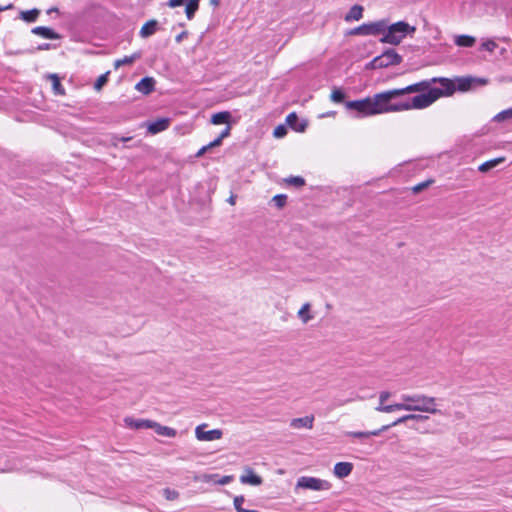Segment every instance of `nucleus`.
<instances>
[{
    "mask_svg": "<svg viewBox=\"0 0 512 512\" xmlns=\"http://www.w3.org/2000/svg\"><path fill=\"white\" fill-rule=\"evenodd\" d=\"M240 482L242 484L259 486L262 484V478L260 476L256 475L251 468H246L245 474L240 476Z\"/></svg>",
    "mask_w": 512,
    "mask_h": 512,
    "instance_id": "obj_12",
    "label": "nucleus"
},
{
    "mask_svg": "<svg viewBox=\"0 0 512 512\" xmlns=\"http://www.w3.org/2000/svg\"><path fill=\"white\" fill-rule=\"evenodd\" d=\"M497 43L492 39H487L482 42L481 49L493 52L497 48Z\"/></svg>",
    "mask_w": 512,
    "mask_h": 512,
    "instance_id": "obj_32",
    "label": "nucleus"
},
{
    "mask_svg": "<svg viewBox=\"0 0 512 512\" xmlns=\"http://www.w3.org/2000/svg\"><path fill=\"white\" fill-rule=\"evenodd\" d=\"M440 87H430L428 81H421L404 88L378 93L381 114L401 112L412 109H424L440 97L454 93V83L446 78L439 80Z\"/></svg>",
    "mask_w": 512,
    "mask_h": 512,
    "instance_id": "obj_1",
    "label": "nucleus"
},
{
    "mask_svg": "<svg viewBox=\"0 0 512 512\" xmlns=\"http://www.w3.org/2000/svg\"><path fill=\"white\" fill-rule=\"evenodd\" d=\"M231 118V114L228 111L218 112L212 115L211 123L214 125H220L228 123Z\"/></svg>",
    "mask_w": 512,
    "mask_h": 512,
    "instance_id": "obj_24",
    "label": "nucleus"
},
{
    "mask_svg": "<svg viewBox=\"0 0 512 512\" xmlns=\"http://www.w3.org/2000/svg\"><path fill=\"white\" fill-rule=\"evenodd\" d=\"M287 196L283 194L275 195L272 198V202L277 206L278 208H282L286 204Z\"/></svg>",
    "mask_w": 512,
    "mask_h": 512,
    "instance_id": "obj_34",
    "label": "nucleus"
},
{
    "mask_svg": "<svg viewBox=\"0 0 512 512\" xmlns=\"http://www.w3.org/2000/svg\"><path fill=\"white\" fill-rule=\"evenodd\" d=\"M344 98H345V94L341 89L334 88L332 90V93L330 95L331 101H333L334 103H341V102H343Z\"/></svg>",
    "mask_w": 512,
    "mask_h": 512,
    "instance_id": "obj_30",
    "label": "nucleus"
},
{
    "mask_svg": "<svg viewBox=\"0 0 512 512\" xmlns=\"http://www.w3.org/2000/svg\"><path fill=\"white\" fill-rule=\"evenodd\" d=\"M454 42L459 47H472L475 44L476 39L470 35H458L455 37Z\"/></svg>",
    "mask_w": 512,
    "mask_h": 512,
    "instance_id": "obj_20",
    "label": "nucleus"
},
{
    "mask_svg": "<svg viewBox=\"0 0 512 512\" xmlns=\"http://www.w3.org/2000/svg\"><path fill=\"white\" fill-rule=\"evenodd\" d=\"M273 135L276 137V138H282L286 135V128L283 126V125H279L277 126L274 131H273Z\"/></svg>",
    "mask_w": 512,
    "mask_h": 512,
    "instance_id": "obj_38",
    "label": "nucleus"
},
{
    "mask_svg": "<svg viewBox=\"0 0 512 512\" xmlns=\"http://www.w3.org/2000/svg\"><path fill=\"white\" fill-rule=\"evenodd\" d=\"M385 22L386 19H381L375 22L370 23H364L363 30H364V36H378L381 35V37L384 34L385 29Z\"/></svg>",
    "mask_w": 512,
    "mask_h": 512,
    "instance_id": "obj_9",
    "label": "nucleus"
},
{
    "mask_svg": "<svg viewBox=\"0 0 512 512\" xmlns=\"http://www.w3.org/2000/svg\"><path fill=\"white\" fill-rule=\"evenodd\" d=\"M415 32L416 27L405 21H398L393 24H389L388 20H386L384 34L379 40L381 43L396 46L399 45L408 35L413 36Z\"/></svg>",
    "mask_w": 512,
    "mask_h": 512,
    "instance_id": "obj_3",
    "label": "nucleus"
},
{
    "mask_svg": "<svg viewBox=\"0 0 512 512\" xmlns=\"http://www.w3.org/2000/svg\"><path fill=\"white\" fill-rule=\"evenodd\" d=\"M353 470V464L350 462H338L335 464L333 473L339 478L343 479L351 474Z\"/></svg>",
    "mask_w": 512,
    "mask_h": 512,
    "instance_id": "obj_13",
    "label": "nucleus"
},
{
    "mask_svg": "<svg viewBox=\"0 0 512 512\" xmlns=\"http://www.w3.org/2000/svg\"><path fill=\"white\" fill-rule=\"evenodd\" d=\"M378 93L360 100L347 101L345 108L352 112L355 118H364L381 114Z\"/></svg>",
    "mask_w": 512,
    "mask_h": 512,
    "instance_id": "obj_4",
    "label": "nucleus"
},
{
    "mask_svg": "<svg viewBox=\"0 0 512 512\" xmlns=\"http://www.w3.org/2000/svg\"><path fill=\"white\" fill-rule=\"evenodd\" d=\"M221 143L222 141L219 138H216L214 141L207 144V146H209V149H211L213 147L219 146Z\"/></svg>",
    "mask_w": 512,
    "mask_h": 512,
    "instance_id": "obj_47",
    "label": "nucleus"
},
{
    "mask_svg": "<svg viewBox=\"0 0 512 512\" xmlns=\"http://www.w3.org/2000/svg\"><path fill=\"white\" fill-rule=\"evenodd\" d=\"M164 495L167 500H175L179 497V493L176 490L165 489Z\"/></svg>",
    "mask_w": 512,
    "mask_h": 512,
    "instance_id": "obj_37",
    "label": "nucleus"
},
{
    "mask_svg": "<svg viewBox=\"0 0 512 512\" xmlns=\"http://www.w3.org/2000/svg\"><path fill=\"white\" fill-rule=\"evenodd\" d=\"M350 34L352 35H363L364 36V30H363V25H360L356 28H354Z\"/></svg>",
    "mask_w": 512,
    "mask_h": 512,
    "instance_id": "obj_43",
    "label": "nucleus"
},
{
    "mask_svg": "<svg viewBox=\"0 0 512 512\" xmlns=\"http://www.w3.org/2000/svg\"><path fill=\"white\" fill-rule=\"evenodd\" d=\"M169 125H170L169 118H159L155 121L149 122L147 124V130L150 134L155 135L157 133H160V132L168 129Z\"/></svg>",
    "mask_w": 512,
    "mask_h": 512,
    "instance_id": "obj_11",
    "label": "nucleus"
},
{
    "mask_svg": "<svg viewBox=\"0 0 512 512\" xmlns=\"http://www.w3.org/2000/svg\"><path fill=\"white\" fill-rule=\"evenodd\" d=\"M108 81V73L102 74L98 77L96 82L94 83L95 90L99 91Z\"/></svg>",
    "mask_w": 512,
    "mask_h": 512,
    "instance_id": "obj_33",
    "label": "nucleus"
},
{
    "mask_svg": "<svg viewBox=\"0 0 512 512\" xmlns=\"http://www.w3.org/2000/svg\"><path fill=\"white\" fill-rule=\"evenodd\" d=\"M228 201H229V203H230V204H232V205H234V204H235V199H234V197H233V196H231V197L229 198V200H228Z\"/></svg>",
    "mask_w": 512,
    "mask_h": 512,
    "instance_id": "obj_53",
    "label": "nucleus"
},
{
    "mask_svg": "<svg viewBox=\"0 0 512 512\" xmlns=\"http://www.w3.org/2000/svg\"><path fill=\"white\" fill-rule=\"evenodd\" d=\"M504 158L503 157H499V158H495V159H491L489 161H486L484 163H482L479 167H478V170L480 172H488L490 171L491 169L495 168L496 166H498L499 164H501L502 162H504Z\"/></svg>",
    "mask_w": 512,
    "mask_h": 512,
    "instance_id": "obj_25",
    "label": "nucleus"
},
{
    "mask_svg": "<svg viewBox=\"0 0 512 512\" xmlns=\"http://www.w3.org/2000/svg\"><path fill=\"white\" fill-rule=\"evenodd\" d=\"M336 113L334 111H329V112H326V113H323L321 114L319 117L320 118H325V117H333Z\"/></svg>",
    "mask_w": 512,
    "mask_h": 512,
    "instance_id": "obj_49",
    "label": "nucleus"
},
{
    "mask_svg": "<svg viewBox=\"0 0 512 512\" xmlns=\"http://www.w3.org/2000/svg\"><path fill=\"white\" fill-rule=\"evenodd\" d=\"M140 57H141V53L136 52V53H133L130 56H125V57H123L121 59H117L114 62V67L115 68H119V67H121L123 65H130L133 62H135L136 60H138Z\"/></svg>",
    "mask_w": 512,
    "mask_h": 512,
    "instance_id": "obj_23",
    "label": "nucleus"
},
{
    "mask_svg": "<svg viewBox=\"0 0 512 512\" xmlns=\"http://www.w3.org/2000/svg\"><path fill=\"white\" fill-rule=\"evenodd\" d=\"M426 419H428L427 416H423L420 414H407V415H404V416L398 418L391 425L382 426L380 429L373 430V431H348L345 433V435L348 437L364 439V438H368L371 436H378L383 431H386L387 429H389L391 426H396L401 423L407 422L409 420L423 421Z\"/></svg>",
    "mask_w": 512,
    "mask_h": 512,
    "instance_id": "obj_5",
    "label": "nucleus"
},
{
    "mask_svg": "<svg viewBox=\"0 0 512 512\" xmlns=\"http://www.w3.org/2000/svg\"><path fill=\"white\" fill-rule=\"evenodd\" d=\"M287 182L297 187H301L305 184V180L300 176L290 177L287 179Z\"/></svg>",
    "mask_w": 512,
    "mask_h": 512,
    "instance_id": "obj_35",
    "label": "nucleus"
},
{
    "mask_svg": "<svg viewBox=\"0 0 512 512\" xmlns=\"http://www.w3.org/2000/svg\"><path fill=\"white\" fill-rule=\"evenodd\" d=\"M187 35H188V34H187V32H186V31L181 32L180 34H178V35L176 36V38H175L176 42H177V43H180L184 38H186V37H187Z\"/></svg>",
    "mask_w": 512,
    "mask_h": 512,
    "instance_id": "obj_46",
    "label": "nucleus"
},
{
    "mask_svg": "<svg viewBox=\"0 0 512 512\" xmlns=\"http://www.w3.org/2000/svg\"><path fill=\"white\" fill-rule=\"evenodd\" d=\"M363 7L361 5H354L350 8L349 12L345 15L346 22L358 21L363 17Z\"/></svg>",
    "mask_w": 512,
    "mask_h": 512,
    "instance_id": "obj_18",
    "label": "nucleus"
},
{
    "mask_svg": "<svg viewBox=\"0 0 512 512\" xmlns=\"http://www.w3.org/2000/svg\"><path fill=\"white\" fill-rule=\"evenodd\" d=\"M245 502V498L244 496L240 495V496H236L234 498V501H233V504H234V508L237 512L240 511V509H242V505L243 503Z\"/></svg>",
    "mask_w": 512,
    "mask_h": 512,
    "instance_id": "obj_36",
    "label": "nucleus"
},
{
    "mask_svg": "<svg viewBox=\"0 0 512 512\" xmlns=\"http://www.w3.org/2000/svg\"><path fill=\"white\" fill-rule=\"evenodd\" d=\"M298 117L295 112H292L287 115L286 123L291 126L297 132H304L306 129V123H302L300 125H296Z\"/></svg>",
    "mask_w": 512,
    "mask_h": 512,
    "instance_id": "obj_21",
    "label": "nucleus"
},
{
    "mask_svg": "<svg viewBox=\"0 0 512 512\" xmlns=\"http://www.w3.org/2000/svg\"><path fill=\"white\" fill-rule=\"evenodd\" d=\"M430 183H431L430 181L419 183L418 185H416L413 188V190H414V192H419V191L423 190L424 188H426Z\"/></svg>",
    "mask_w": 512,
    "mask_h": 512,
    "instance_id": "obj_42",
    "label": "nucleus"
},
{
    "mask_svg": "<svg viewBox=\"0 0 512 512\" xmlns=\"http://www.w3.org/2000/svg\"><path fill=\"white\" fill-rule=\"evenodd\" d=\"M314 423V416H305L301 418H294L290 421V426L294 429L307 428L312 429Z\"/></svg>",
    "mask_w": 512,
    "mask_h": 512,
    "instance_id": "obj_16",
    "label": "nucleus"
},
{
    "mask_svg": "<svg viewBox=\"0 0 512 512\" xmlns=\"http://www.w3.org/2000/svg\"><path fill=\"white\" fill-rule=\"evenodd\" d=\"M31 32L35 35H38L42 38H45V39H52V40H56V39H59L60 38V35L55 32L53 29L49 28V27H44V26H37V27H34Z\"/></svg>",
    "mask_w": 512,
    "mask_h": 512,
    "instance_id": "obj_15",
    "label": "nucleus"
},
{
    "mask_svg": "<svg viewBox=\"0 0 512 512\" xmlns=\"http://www.w3.org/2000/svg\"><path fill=\"white\" fill-rule=\"evenodd\" d=\"M391 396V393L388 392V391H382L380 394H379V402L381 403H385Z\"/></svg>",
    "mask_w": 512,
    "mask_h": 512,
    "instance_id": "obj_40",
    "label": "nucleus"
},
{
    "mask_svg": "<svg viewBox=\"0 0 512 512\" xmlns=\"http://www.w3.org/2000/svg\"><path fill=\"white\" fill-rule=\"evenodd\" d=\"M311 305L309 303H305L302 305V307L299 309L297 315L299 319L302 321V323L306 324L310 320L313 319V315L310 313Z\"/></svg>",
    "mask_w": 512,
    "mask_h": 512,
    "instance_id": "obj_22",
    "label": "nucleus"
},
{
    "mask_svg": "<svg viewBox=\"0 0 512 512\" xmlns=\"http://www.w3.org/2000/svg\"><path fill=\"white\" fill-rule=\"evenodd\" d=\"M230 134V127H226L221 134L218 136V138L222 141L224 138L228 137Z\"/></svg>",
    "mask_w": 512,
    "mask_h": 512,
    "instance_id": "obj_45",
    "label": "nucleus"
},
{
    "mask_svg": "<svg viewBox=\"0 0 512 512\" xmlns=\"http://www.w3.org/2000/svg\"><path fill=\"white\" fill-rule=\"evenodd\" d=\"M507 119H512V107L501 111L494 117V120L497 122H501Z\"/></svg>",
    "mask_w": 512,
    "mask_h": 512,
    "instance_id": "obj_31",
    "label": "nucleus"
},
{
    "mask_svg": "<svg viewBox=\"0 0 512 512\" xmlns=\"http://www.w3.org/2000/svg\"><path fill=\"white\" fill-rule=\"evenodd\" d=\"M185 1L186 0H169L168 5L174 8L183 5Z\"/></svg>",
    "mask_w": 512,
    "mask_h": 512,
    "instance_id": "obj_41",
    "label": "nucleus"
},
{
    "mask_svg": "<svg viewBox=\"0 0 512 512\" xmlns=\"http://www.w3.org/2000/svg\"><path fill=\"white\" fill-rule=\"evenodd\" d=\"M49 79L52 82V90H53L54 94L61 95V96L64 95L65 90L60 82L59 77L56 74H51V75H49Z\"/></svg>",
    "mask_w": 512,
    "mask_h": 512,
    "instance_id": "obj_27",
    "label": "nucleus"
},
{
    "mask_svg": "<svg viewBox=\"0 0 512 512\" xmlns=\"http://www.w3.org/2000/svg\"><path fill=\"white\" fill-rule=\"evenodd\" d=\"M11 7H12V5H11V4H10V5H8V6H6V7H1V6H0V11L7 10V9H9V8H11Z\"/></svg>",
    "mask_w": 512,
    "mask_h": 512,
    "instance_id": "obj_52",
    "label": "nucleus"
},
{
    "mask_svg": "<svg viewBox=\"0 0 512 512\" xmlns=\"http://www.w3.org/2000/svg\"><path fill=\"white\" fill-rule=\"evenodd\" d=\"M155 80L151 77L142 78L135 86V89L144 94L148 95L154 90Z\"/></svg>",
    "mask_w": 512,
    "mask_h": 512,
    "instance_id": "obj_14",
    "label": "nucleus"
},
{
    "mask_svg": "<svg viewBox=\"0 0 512 512\" xmlns=\"http://www.w3.org/2000/svg\"><path fill=\"white\" fill-rule=\"evenodd\" d=\"M401 62L402 57L394 49H387L373 60V65L375 67H387L390 65H398Z\"/></svg>",
    "mask_w": 512,
    "mask_h": 512,
    "instance_id": "obj_7",
    "label": "nucleus"
},
{
    "mask_svg": "<svg viewBox=\"0 0 512 512\" xmlns=\"http://www.w3.org/2000/svg\"><path fill=\"white\" fill-rule=\"evenodd\" d=\"M217 479H219L217 474H211V475H204L203 476V480L206 481V482L213 481L215 483V481Z\"/></svg>",
    "mask_w": 512,
    "mask_h": 512,
    "instance_id": "obj_44",
    "label": "nucleus"
},
{
    "mask_svg": "<svg viewBox=\"0 0 512 512\" xmlns=\"http://www.w3.org/2000/svg\"><path fill=\"white\" fill-rule=\"evenodd\" d=\"M157 21L156 20H149L147 21L140 29V36L142 38H147L151 35H153L157 30Z\"/></svg>",
    "mask_w": 512,
    "mask_h": 512,
    "instance_id": "obj_19",
    "label": "nucleus"
},
{
    "mask_svg": "<svg viewBox=\"0 0 512 512\" xmlns=\"http://www.w3.org/2000/svg\"><path fill=\"white\" fill-rule=\"evenodd\" d=\"M309 489L314 491L328 490L329 482L316 477L302 476L297 480L296 489Z\"/></svg>",
    "mask_w": 512,
    "mask_h": 512,
    "instance_id": "obj_6",
    "label": "nucleus"
},
{
    "mask_svg": "<svg viewBox=\"0 0 512 512\" xmlns=\"http://www.w3.org/2000/svg\"><path fill=\"white\" fill-rule=\"evenodd\" d=\"M234 479V477L232 475H225V476H222L220 477L219 479H217L215 481L216 484H219V485H227L229 484L230 482H232Z\"/></svg>",
    "mask_w": 512,
    "mask_h": 512,
    "instance_id": "obj_39",
    "label": "nucleus"
},
{
    "mask_svg": "<svg viewBox=\"0 0 512 512\" xmlns=\"http://www.w3.org/2000/svg\"><path fill=\"white\" fill-rule=\"evenodd\" d=\"M40 14V11L36 8L26 11L20 12V18L27 22V23H33L37 20L38 16Z\"/></svg>",
    "mask_w": 512,
    "mask_h": 512,
    "instance_id": "obj_26",
    "label": "nucleus"
},
{
    "mask_svg": "<svg viewBox=\"0 0 512 512\" xmlns=\"http://www.w3.org/2000/svg\"><path fill=\"white\" fill-rule=\"evenodd\" d=\"M198 0H188L185 8V12L188 19H192L195 12L198 10Z\"/></svg>",
    "mask_w": 512,
    "mask_h": 512,
    "instance_id": "obj_29",
    "label": "nucleus"
},
{
    "mask_svg": "<svg viewBox=\"0 0 512 512\" xmlns=\"http://www.w3.org/2000/svg\"><path fill=\"white\" fill-rule=\"evenodd\" d=\"M207 424H200L195 428V436L199 441H215L222 438L223 432L220 429L205 431Z\"/></svg>",
    "mask_w": 512,
    "mask_h": 512,
    "instance_id": "obj_8",
    "label": "nucleus"
},
{
    "mask_svg": "<svg viewBox=\"0 0 512 512\" xmlns=\"http://www.w3.org/2000/svg\"><path fill=\"white\" fill-rule=\"evenodd\" d=\"M152 429L161 436L173 438L177 435V431L174 428L163 426L158 422H153Z\"/></svg>",
    "mask_w": 512,
    "mask_h": 512,
    "instance_id": "obj_17",
    "label": "nucleus"
},
{
    "mask_svg": "<svg viewBox=\"0 0 512 512\" xmlns=\"http://www.w3.org/2000/svg\"><path fill=\"white\" fill-rule=\"evenodd\" d=\"M52 12H58V9L54 7V8H50V9L47 11V13H48V14H50V13H52Z\"/></svg>",
    "mask_w": 512,
    "mask_h": 512,
    "instance_id": "obj_51",
    "label": "nucleus"
},
{
    "mask_svg": "<svg viewBox=\"0 0 512 512\" xmlns=\"http://www.w3.org/2000/svg\"><path fill=\"white\" fill-rule=\"evenodd\" d=\"M50 48L49 44H42L38 47L39 50H47Z\"/></svg>",
    "mask_w": 512,
    "mask_h": 512,
    "instance_id": "obj_50",
    "label": "nucleus"
},
{
    "mask_svg": "<svg viewBox=\"0 0 512 512\" xmlns=\"http://www.w3.org/2000/svg\"><path fill=\"white\" fill-rule=\"evenodd\" d=\"M153 422H154L153 420L136 419L133 417H126L124 419V423H125L126 427L135 429V430L152 429Z\"/></svg>",
    "mask_w": 512,
    "mask_h": 512,
    "instance_id": "obj_10",
    "label": "nucleus"
},
{
    "mask_svg": "<svg viewBox=\"0 0 512 512\" xmlns=\"http://www.w3.org/2000/svg\"><path fill=\"white\" fill-rule=\"evenodd\" d=\"M375 409L378 412L392 413L395 411H400V404L398 402L394 404L385 405V403L379 402V405Z\"/></svg>",
    "mask_w": 512,
    "mask_h": 512,
    "instance_id": "obj_28",
    "label": "nucleus"
},
{
    "mask_svg": "<svg viewBox=\"0 0 512 512\" xmlns=\"http://www.w3.org/2000/svg\"><path fill=\"white\" fill-rule=\"evenodd\" d=\"M209 150V146L205 145L203 146L198 152H197V156L200 157L202 156L205 152H207Z\"/></svg>",
    "mask_w": 512,
    "mask_h": 512,
    "instance_id": "obj_48",
    "label": "nucleus"
},
{
    "mask_svg": "<svg viewBox=\"0 0 512 512\" xmlns=\"http://www.w3.org/2000/svg\"><path fill=\"white\" fill-rule=\"evenodd\" d=\"M400 399V411H413L428 414H437L440 412L437 408V400L435 397L421 393H414L402 394Z\"/></svg>",
    "mask_w": 512,
    "mask_h": 512,
    "instance_id": "obj_2",
    "label": "nucleus"
}]
</instances>
